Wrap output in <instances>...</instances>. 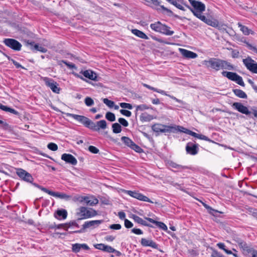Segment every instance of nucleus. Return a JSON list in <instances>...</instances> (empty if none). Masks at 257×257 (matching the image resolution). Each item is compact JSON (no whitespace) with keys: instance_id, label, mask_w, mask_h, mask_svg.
I'll use <instances>...</instances> for the list:
<instances>
[{"instance_id":"64","label":"nucleus","mask_w":257,"mask_h":257,"mask_svg":"<svg viewBox=\"0 0 257 257\" xmlns=\"http://www.w3.org/2000/svg\"><path fill=\"white\" fill-rule=\"evenodd\" d=\"M88 199L87 196H79L77 198V200L80 202L84 201L85 202L86 199Z\"/></svg>"},{"instance_id":"62","label":"nucleus","mask_w":257,"mask_h":257,"mask_svg":"<svg viewBox=\"0 0 257 257\" xmlns=\"http://www.w3.org/2000/svg\"><path fill=\"white\" fill-rule=\"evenodd\" d=\"M248 48L257 54V47L252 46L250 44L246 43Z\"/></svg>"},{"instance_id":"36","label":"nucleus","mask_w":257,"mask_h":257,"mask_svg":"<svg viewBox=\"0 0 257 257\" xmlns=\"http://www.w3.org/2000/svg\"><path fill=\"white\" fill-rule=\"evenodd\" d=\"M239 27L240 29V30L245 35H248L250 34H253L254 32L252 31L251 30L249 29L246 26L242 25L241 24H238Z\"/></svg>"},{"instance_id":"63","label":"nucleus","mask_w":257,"mask_h":257,"mask_svg":"<svg viewBox=\"0 0 257 257\" xmlns=\"http://www.w3.org/2000/svg\"><path fill=\"white\" fill-rule=\"evenodd\" d=\"M132 232L136 234H142L143 233L142 230L138 228H133L132 229Z\"/></svg>"},{"instance_id":"10","label":"nucleus","mask_w":257,"mask_h":257,"mask_svg":"<svg viewBox=\"0 0 257 257\" xmlns=\"http://www.w3.org/2000/svg\"><path fill=\"white\" fill-rule=\"evenodd\" d=\"M238 244L244 253L246 254L251 253V257H257V250L249 246L245 241L240 240Z\"/></svg>"},{"instance_id":"19","label":"nucleus","mask_w":257,"mask_h":257,"mask_svg":"<svg viewBox=\"0 0 257 257\" xmlns=\"http://www.w3.org/2000/svg\"><path fill=\"white\" fill-rule=\"evenodd\" d=\"M27 45H29L31 47V49L32 51H38L42 53H46L47 51V49L42 46H40L37 44H35L34 41H30L28 40L26 41Z\"/></svg>"},{"instance_id":"5","label":"nucleus","mask_w":257,"mask_h":257,"mask_svg":"<svg viewBox=\"0 0 257 257\" xmlns=\"http://www.w3.org/2000/svg\"><path fill=\"white\" fill-rule=\"evenodd\" d=\"M78 210L79 211L77 212V215L79 216L80 218H78V220L91 218L97 214L96 211L92 208L88 209L85 207H81Z\"/></svg>"},{"instance_id":"34","label":"nucleus","mask_w":257,"mask_h":257,"mask_svg":"<svg viewBox=\"0 0 257 257\" xmlns=\"http://www.w3.org/2000/svg\"><path fill=\"white\" fill-rule=\"evenodd\" d=\"M162 25L163 24H162L160 22H157L155 23L151 24L150 27L155 32L160 33Z\"/></svg>"},{"instance_id":"13","label":"nucleus","mask_w":257,"mask_h":257,"mask_svg":"<svg viewBox=\"0 0 257 257\" xmlns=\"http://www.w3.org/2000/svg\"><path fill=\"white\" fill-rule=\"evenodd\" d=\"M102 222V220H91L88 221L84 222V223L82 225V228L78 230H74L70 231V233H82L84 232L85 229L93 227L95 225H98Z\"/></svg>"},{"instance_id":"38","label":"nucleus","mask_w":257,"mask_h":257,"mask_svg":"<svg viewBox=\"0 0 257 257\" xmlns=\"http://www.w3.org/2000/svg\"><path fill=\"white\" fill-rule=\"evenodd\" d=\"M143 86L150 90H152L154 91L157 92L158 93H161V94L167 95V94L166 93V92L164 90H161V89H158L157 88H156L155 87H153L152 86H151L150 85L147 84H143Z\"/></svg>"},{"instance_id":"51","label":"nucleus","mask_w":257,"mask_h":257,"mask_svg":"<svg viewBox=\"0 0 257 257\" xmlns=\"http://www.w3.org/2000/svg\"><path fill=\"white\" fill-rule=\"evenodd\" d=\"M161 8L163 10L166 11V12H167L168 13L171 14L172 15H173L175 17L178 18V19H180V17L179 16H178L177 15H174L171 10L165 7L164 6H161Z\"/></svg>"},{"instance_id":"20","label":"nucleus","mask_w":257,"mask_h":257,"mask_svg":"<svg viewBox=\"0 0 257 257\" xmlns=\"http://www.w3.org/2000/svg\"><path fill=\"white\" fill-rule=\"evenodd\" d=\"M170 166L173 168L176 169L178 171H181L185 169L191 170L192 171H194L195 169L194 167L191 166H182L179 165L174 162H171Z\"/></svg>"},{"instance_id":"23","label":"nucleus","mask_w":257,"mask_h":257,"mask_svg":"<svg viewBox=\"0 0 257 257\" xmlns=\"http://www.w3.org/2000/svg\"><path fill=\"white\" fill-rule=\"evenodd\" d=\"M81 73L83 75V76L92 80H96L97 78V75L93 71L87 70L84 71H81Z\"/></svg>"},{"instance_id":"33","label":"nucleus","mask_w":257,"mask_h":257,"mask_svg":"<svg viewBox=\"0 0 257 257\" xmlns=\"http://www.w3.org/2000/svg\"><path fill=\"white\" fill-rule=\"evenodd\" d=\"M234 94L237 97L241 98H247V95L246 93L241 89H233L232 90Z\"/></svg>"},{"instance_id":"32","label":"nucleus","mask_w":257,"mask_h":257,"mask_svg":"<svg viewBox=\"0 0 257 257\" xmlns=\"http://www.w3.org/2000/svg\"><path fill=\"white\" fill-rule=\"evenodd\" d=\"M153 119V116L147 112L142 113L140 115V120L142 122L150 121Z\"/></svg>"},{"instance_id":"37","label":"nucleus","mask_w":257,"mask_h":257,"mask_svg":"<svg viewBox=\"0 0 257 257\" xmlns=\"http://www.w3.org/2000/svg\"><path fill=\"white\" fill-rule=\"evenodd\" d=\"M205 23L215 28H217L219 26L218 21L215 19L207 18V21Z\"/></svg>"},{"instance_id":"40","label":"nucleus","mask_w":257,"mask_h":257,"mask_svg":"<svg viewBox=\"0 0 257 257\" xmlns=\"http://www.w3.org/2000/svg\"><path fill=\"white\" fill-rule=\"evenodd\" d=\"M112 132L114 134H118L121 132V126L118 123H114L112 124Z\"/></svg>"},{"instance_id":"3","label":"nucleus","mask_w":257,"mask_h":257,"mask_svg":"<svg viewBox=\"0 0 257 257\" xmlns=\"http://www.w3.org/2000/svg\"><path fill=\"white\" fill-rule=\"evenodd\" d=\"M184 127L179 125H167L160 123H155L152 126V130L158 136L161 133H176L179 131H183Z\"/></svg>"},{"instance_id":"28","label":"nucleus","mask_w":257,"mask_h":257,"mask_svg":"<svg viewBox=\"0 0 257 257\" xmlns=\"http://www.w3.org/2000/svg\"><path fill=\"white\" fill-rule=\"evenodd\" d=\"M132 218H133L135 222H137L139 224L143 225L146 226L152 227V226L149 224H148L146 221L144 220L142 218L140 217L139 216L133 214Z\"/></svg>"},{"instance_id":"11","label":"nucleus","mask_w":257,"mask_h":257,"mask_svg":"<svg viewBox=\"0 0 257 257\" xmlns=\"http://www.w3.org/2000/svg\"><path fill=\"white\" fill-rule=\"evenodd\" d=\"M125 193L130 196L137 199L140 201L148 202L151 203H154L148 197L144 195L142 193H140L139 191L125 190Z\"/></svg>"},{"instance_id":"60","label":"nucleus","mask_w":257,"mask_h":257,"mask_svg":"<svg viewBox=\"0 0 257 257\" xmlns=\"http://www.w3.org/2000/svg\"><path fill=\"white\" fill-rule=\"evenodd\" d=\"M121 226L119 224H113L110 225L109 228L111 229L118 230L120 229Z\"/></svg>"},{"instance_id":"45","label":"nucleus","mask_w":257,"mask_h":257,"mask_svg":"<svg viewBox=\"0 0 257 257\" xmlns=\"http://www.w3.org/2000/svg\"><path fill=\"white\" fill-rule=\"evenodd\" d=\"M131 149L134 150L135 151L139 153L143 152V150L140 146L136 144L134 142L132 145V147H131Z\"/></svg>"},{"instance_id":"53","label":"nucleus","mask_w":257,"mask_h":257,"mask_svg":"<svg viewBox=\"0 0 257 257\" xmlns=\"http://www.w3.org/2000/svg\"><path fill=\"white\" fill-rule=\"evenodd\" d=\"M118 121L119 122V123L121 124L122 125L124 126H127L128 125V122L126 120H125L124 118H119L118 119Z\"/></svg>"},{"instance_id":"56","label":"nucleus","mask_w":257,"mask_h":257,"mask_svg":"<svg viewBox=\"0 0 257 257\" xmlns=\"http://www.w3.org/2000/svg\"><path fill=\"white\" fill-rule=\"evenodd\" d=\"M124 226L127 228H130L133 226V223L128 219H125Z\"/></svg>"},{"instance_id":"42","label":"nucleus","mask_w":257,"mask_h":257,"mask_svg":"<svg viewBox=\"0 0 257 257\" xmlns=\"http://www.w3.org/2000/svg\"><path fill=\"white\" fill-rule=\"evenodd\" d=\"M105 117L110 121H114L115 120L114 114L111 112H107L105 114Z\"/></svg>"},{"instance_id":"8","label":"nucleus","mask_w":257,"mask_h":257,"mask_svg":"<svg viewBox=\"0 0 257 257\" xmlns=\"http://www.w3.org/2000/svg\"><path fill=\"white\" fill-rule=\"evenodd\" d=\"M42 79L45 82L47 86L49 87L52 91L56 93H59L60 88L58 87V84L53 79L47 77H42Z\"/></svg>"},{"instance_id":"29","label":"nucleus","mask_w":257,"mask_h":257,"mask_svg":"<svg viewBox=\"0 0 257 257\" xmlns=\"http://www.w3.org/2000/svg\"><path fill=\"white\" fill-rule=\"evenodd\" d=\"M52 196L60 199H65L66 200H69L71 198L70 196L64 193H60L58 192H54Z\"/></svg>"},{"instance_id":"61","label":"nucleus","mask_w":257,"mask_h":257,"mask_svg":"<svg viewBox=\"0 0 257 257\" xmlns=\"http://www.w3.org/2000/svg\"><path fill=\"white\" fill-rule=\"evenodd\" d=\"M208 211L210 214H211L214 216H216L217 215V213H220L219 211H218L216 210H215V209L212 208L211 207V209H210Z\"/></svg>"},{"instance_id":"27","label":"nucleus","mask_w":257,"mask_h":257,"mask_svg":"<svg viewBox=\"0 0 257 257\" xmlns=\"http://www.w3.org/2000/svg\"><path fill=\"white\" fill-rule=\"evenodd\" d=\"M160 33L167 36H171L174 33V32L173 31L170 30V27L168 26L163 24Z\"/></svg>"},{"instance_id":"25","label":"nucleus","mask_w":257,"mask_h":257,"mask_svg":"<svg viewBox=\"0 0 257 257\" xmlns=\"http://www.w3.org/2000/svg\"><path fill=\"white\" fill-rule=\"evenodd\" d=\"M168 3L171 4L177 8L182 11H185L184 8L182 6L183 4V0H166Z\"/></svg>"},{"instance_id":"43","label":"nucleus","mask_w":257,"mask_h":257,"mask_svg":"<svg viewBox=\"0 0 257 257\" xmlns=\"http://www.w3.org/2000/svg\"><path fill=\"white\" fill-rule=\"evenodd\" d=\"M193 15L196 16L197 18L199 19L200 20H201L202 22H204L205 23L207 21V18H206L205 16L202 15V13H194L193 12Z\"/></svg>"},{"instance_id":"57","label":"nucleus","mask_w":257,"mask_h":257,"mask_svg":"<svg viewBox=\"0 0 257 257\" xmlns=\"http://www.w3.org/2000/svg\"><path fill=\"white\" fill-rule=\"evenodd\" d=\"M67 229L72 226H74L77 228L79 227L78 224L75 221H71L69 223H67Z\"/></svg>"},{"instance_id":"30","label":"nucleus","mask_w":257,"mask_h":257,"mask_svg":"<svg viewBox=\"0 0 257 257\" xmlns=\"http://www.w3.org/2000/svg\"><path fill=\"white\" fill-rule=\"evenodd\" d=\"M87 198L85 201L87 205L94 206L98 203V200L94 196H87Z\"/></svg>"},{"instance_id":"44","label":"nucleus","mask_w":257,"mask_h":257,"mask_svg":"<svg viewBox=\"0 0 257 257\" xmlns=\"http://www.w3.org/2000/svg\"><path fill=\"white\" fill-rule=\"evenodd\" d=\"M212 252L211 254V257H225L222 254L218 252L217 250L214 248H211Z\"/></svg>"},{"instance_id":"24","label":"nucleus","mask_w":257,"mask_h":257,"mask_svg":"<svg viewBox=\"0 0 257 257\" xmlns=\"http://www.w3.org/2000/svg\"><path fill=\"white\" fill-rule=\"evenodd\" d=\"M145 218L150 222L155 224L156 226L162 229L163 230L165 231L167 230V226L163 222L156 221L153 219L149 217H145Z\"/></svg>"},{"instance_id":"2","label":"nucleus","mask_w":257,"mask_h":257,"mask_svg":"<svg viewBox=\"0 0 257 257\" xmlns=\"http://www.w3.org/2000/svg\"><path fill=\"white\" fill-rule=\"evenodd\" d=\"M204 64L207 67H210L216 71H219L220 69L228 70H233L234 69V66L230 62L219 58H211L208 60H205Z\"/></svg>"},{"instance_id":"59","label":"nucleus","mask_w":257,"mask_h":257,"mask_svg":"<svg viewBox=\"0 0 257 257\" xmlns=\"http://www.w3.org/2000/svg\"><path fill=\"white\" fill-rule=\"evenodd\" d=\"M104 249L103 251L108 252V253H112L113 251H114V248L108 245H106L105 248H104Z\"/></svg>"},{"instance_id":"18","label":"nucleus","mask_w":257,"mask_h":257,"mask_svg":"<svg viewBox=\"0 0 257 257\" xmlns=\"http://www.w3.org/2000/svg\"><path fill=\"white\" fill-rule=\"evenodd\" d=\"M183 131H181V132L185 133L188 135H191L194 137L197 138L198 139H199L200 140H205L208 142H211V140L209 139L206 136L201 135V134H197L194 132H192L189 130H188L187 128H185L184 127V129H182Z\"/></svg>"},{"instance_id":"14","label":"nucleus","mask_w":257,"mask_h":257,"mask_svg":"<svg viewBox=\"0 0 257 257\" xmlns=\"http://www.w3.org/2000/svg\"><path fill=\"white\" fill-rule=\"evenodd\" d=\"M243 63L247 69L254 73H257V63L251 58L243 59Z\"/></svg>"},{"instance_id":"1","label":"nucleus","mask_w":257,"mask_h":257,"mask_svg":"<svg viewBox=\"0 0 257 257\" xmlns=\"http://www.w3.org/2000/svg\"><path fill=\"white\" fill-rule=\"evenodd\" d=\"M67 116L71 117L83 124L86 127L93 131L98 132L100 129L104 130L107 127L106 122L105 120L98 121L96 123H95L89 118L83 115L68 113Z\"/></svg>"},{"instance_id":"4","label":"nucleus","mask_w":257,"mask_h":257,"mask_svg":"<svg viewBox=\"0 0 257 257\" xmlns=\"http://www.w3.org/2000/svg\"><path fill=\"white\" fill-rule=\"evenodd\" d=\"M232 107L233 109L237 110L238 112L242 114H245L250 118H253L252 116V114L254 118H257V109H252V111L251 112L249 110L247 107L241 103L238 102H234L232 104Z\"/></svg>"},{"instance_id":"9","label":"nucleus","mask_w":257,"mask_h":257,"mask_svg":"<svg viewBox=\"0 0 257 257\" xmlns=\"http://www.w3.org/2000/svg\"><path fill=\"white\" fill-rule=\"evenodd\" d=\"M4 43L8 47L15 51H20L22 48L21 44L17 40L7 38L4 40Z\"/></svg>"},{"instance_id":"47","label":"nucleus","mask_w":257,"mask_h":257,"mask_svg":"<svg viewBox=\"0 0 257 257\" xmlns=\"http://www.w3.org/2000/svg\"><path fill=\"white\" fill-rule=\"evenodd\" d=\"M84 102L87 106H91L94 104L93 100L90 97H86L85 98Z\"/></svg>"},{"instance_id":"46","label":"nucleus","mask_w":257,"mask_h":257,"mask_svg":"<svg viewBox=\"0 0 257 257\" xmlns=\"http://www.w3.org/2000/svg\"><path fill=\"white\" fill-rule=\"evenodd\" d=\"M81 248L80 243L73 244L72 245V251L74 253H78L80 251Z\"/></svg>"},{"instance_id":"41","label":"nucleus","mask_w":257,"mask_h":257,"mask_svg":"<svg viewBox=\"0 0 257 257\" xmlns=\"http://www.w3.org/2000/svg\"><path fill=\"white\" fill-rule=\"evenodd\" d=\"M36 187H37L38 188H39L40 189H41L42 191H44V192L45 193H48V194L52 196L53 195V191H50L49 190H48V189L46 188H44L43 187H42V186H40L36 183H34L33 184Z\"/></svg>"},{"instance_id":"12","label":"nucleus","mask_w":257,"mask_h":257,"mask_svg":"<svg viewBox=\"0 0 257 257\" xmlns=\"http://www.w3.org/2000/svg\"><path fill=\"white\" fill-rule=\"evenodd\" d=\"M16 170V174L22 180L32 183L34 178L31 174L21 168H18Z\"/></svg>"},{"instance_id":"52","label":"nucleus","mask_w":257,"mask_h":257,"mask_svg":"<svg viewBox=\"0 0 257 257\" xmlns=\"http://www.w3.org/2000/svg\"><path fill=\"white\" fill-rule=\"evenodd\" d=\"M88 151L93 154H97L99 151L98 149L93 146L88 147Z\"/></svg>"},{"instance_id":"49","label":"nucleus","mask_w":257,"mask_h":257,"mask_svg":"<svg viewBox=\"0 0 257 257\" xmlns=\"http://www.w3.org/2000/svg\"><path fill=\"white\" fill-rule=\"evenodd\" d=\"M103 102L104 103H105L106 105H107L109 107H112L114 104V103L113 101L110 100L108 99L107 98H104L103 99Z\"/></svg>"},{"instance_id":"16","label":"nucleus","mask_w":257,"mask_h":257,"mask_svg":"<svg viewBox=\"0 0 257 257\" xmlns=\"http://www.w3.org/2000/svg\"><path fill=\"white\" fill-rule=\"evenodd\" d=\"M141 243L143 246H150L154 248L158 249L161 252H164L163 250L158 248L159 245L151 239L142 238L141 240Z\"/></svg>"},{"instance_id":"17","label":"nucleus","mask_w":257,"mask_h":257,"mask_svg":"<svg viewBox=\"0 0 257 257\" xmlns=\"http://www.w3.org/2000/svg\"><path fill=\"white\" fill-rule=\"evenodd\" d=\"M61 159L65 161L66 163L71 164L72 165H76L77 164V160L71 154H63L61 156Z\"/></svg>"},{"instance_id":"31","label":"nucleus","mask_w":257,"mask_h":257,"mask_svg":"<svg viewBox=\"0 0 257 257\" xmlns=\"http://www.w3.org/2000/svg\"><path fill=\"white\" fill-rule=\"evenodd\" d=\"M132 32L133 34L140 38L146 40H148L149 39L148 37L144 32L138 29H133L132 30Z\"/></svg>"},{"instance_id":"55","label":"nucleus","mask_w":257,"mask_h":257,"mask_svg":"<svg viewBox=\"0 0 257 257\" xmlns=\"http://www.w3.org/2000/svg\"><path fill=\"white\" fill-rule=\"evenodd\" d=\"M105 245H106L103 243H98V244H95L94 245V246L95 248H96L97 249L103 251L104 249V248H105Z\"/></svg>"},{"instance_id":"6","label":"nucleus","mask_w":257,"mask_h":257,"mask_svg":"<svg viewBox=\"0 0 257 257\" xmlns=\"http://www.w3.org/2000/svg\"><path fill=\"white\" fill-rule=\"evenodd\" d=\"M222 76L227 77L228 79L235 81L241 86H244L245 84L242 77L237 73L232 72L223 71L221 72Z\"/></svg>"},{"instance_id":"22","label":"nucleus","mask_w":257,"mask_h":257,"mask_svg":"<svg viewBox=\"0 0 257 257\" xmlns=\"http://www.w3.org/2000/svg\"><path fill=\"white\" fill-rule=\"evenodd\" d=\"M180 51L182 55L187 58H195L197 57L196 53L186 49H180Z\"/></svg>"},{"instance_id":"54","label":"nucleus","mask_w":257,"mask_h":257,"mask_svg":"<svg viewBox=\"0 0 257 257\" xmlns=\"http://www.w3.org/2000/svg\"><path fill=\"white\" fill-rule=\"evenodd\" d=\"M120 112L122 114H123L126 116H127V117H130L132 115V112L130 111L127 110L121 109L120 110Z\"/></svg>"},{"instance_id":"58","label":"nucleus","mask_w":257,"mask_h":257,"mask_svg":"<svg viewBox=\"0 0 257 257\" xmlns=\"http://www.w3.org/2000/svg\"><path fill=\"white\" fill-rule=\"evenodd\" d=\"M62 62L65 64L69 68H75V65L73 63L68 62L65 60H62Z\"/></svg>"},{"instance_id":"39","label":"nucleus","mask_w":257,"mask_h":257,"mask_svg":"<svg viewBox=\"0 0 257 257\" xmlns=\"http://www.w3.org/2000/svg\"><path fill=\"white\" fill-rule=\"evenodd\" d=\"M121 140L125 146H127L130 148L131 147H132V146L134 143V142L131 139L127 137H122L121 138Z\"/></svg>"},{"instance_id":"21","label":"nucleus","mask_w":257,"mask_h":257,"mask_svg":"<svg viewBox=\"0 0 257 257\" xmlns=\"http://www.w3.org/2000/svg\"><path fill=\"white\" fill-rule=\"evenodd\" d=\"M54 216L59 220L65 219L67 216V212L64 209H58L55 212Z\"/></svg>"},{"instance_id":"35","label":"nucleus","mask_w":257,"mask_h":257,"mask_svg":"<svg viewBox=\"0 0 257 257\" xmlns=\"http://www.w3.org/2000/svg\"><path fill=\"white\" fill-rule=\"evenodd\" d=\"M150 108H151V107L145 104H143L136 106V111H135L136 116H137L138 111H144L146 109H149Z\"/></svg>"},{"instance_id":"7","label":"nucleus","mask_w":257,"mask_h":257,"mask_svg":"<svg viewBox=\"0 0 257 257\" xmlns=\"http://www.w3.org/2000/svg\"><path fill=\"white\" fill-rule=\"evenodd\" d=\"M190 2L191 6L193 8H192L191 7L187 5H185L193 13V12L194 13H202L205 10V6L204 4L200 2L196 1L195 0H188Z\"/></svg>"},{"instance_id":"26","label":"nucleus","mask_w":257,"mask_h":257,"mask_svg":"<svg viewBox=\"0 0 257 257\" xmlns=\"http://www.w3.org/2000/svg\"><path fill=\"white\" fill-rule=\"evenodd\" d=\"M0 109L3 110V111H5L6 112H9L14 114L16 115H20V113L16 110H15L13 108H12L11 107H9L7 106L4 105L2 104L1 103H0Z\"/></svg>"},{"instance_id":"15","label":"nucleus","mask_w":257,"mask_h":257,"mask_svg":"<svg viewBox=\"0 0 257 257\" xmlns=\"http://www.w3.org/2000/svg\"><path fill=\"white\" fill-rule=\"evenodd\" d=\"M185 149L187 154L195 155L199 151L198 145L192 142H189L187 144Z\"/></svg>"},{"instance_id":"48","label":"nucleus","mask_w":257,"mask_h":257,"mask_svg":"<svg viewBox=\"0 0 257 257\" xmlns=\"http://www.w3.org/2000/svg\"><path fill=\"white\" fill-rule=\"evenodd\" d=\"M48 148L53 151H55L58 150L57 145L54 143H50L47 145Z\"/></svg>"},{"instance_id":"50","label":"nucleus","mask_w":257,"mask_h":257,"mask_svg":"<svg viewBox=\"0 0 257 257\" xmlns=\"http://www.w3.org/2000/svg\"><path fill=\"white\" fill-rule=\"evenodd\" d=\"M120 106L122 108H127L129 109H132L133 108V106L131 104L125 103V102H121L119 104Z\"/></svg>"}]
</instances>
